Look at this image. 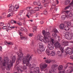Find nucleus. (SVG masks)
Masks as SVG:
<instances>
[{"label":"nucleus","instance_id":"864d4df0","mask_svg":"<svg viewBox=\"0 0 73 73\" xmlns=\"http://www.w3.org/2000/svg\"><path fill=\"white\" fill-rule=\"evenodd\" d=\"M4 25V23L3 22H1L0 23V26L1 27H2V26H3Z\"/></svg>","mask_w":73,"mask_h":73},{"label":"nucleus","instance_id":"4be33fe9","mask_svg":"<svg viewBox=\"0 0 73 73\" xmlns=\"http://www.w3.org/2000/svg\"><path fill=\"white\" fill-rule=\"evenodd\" d=\"M44 38L43 39V41L45 43H47L48 42V40H47V38L45 36H44Z\"/></svg>","mask_w":73,"mask_h":73},{"label":"nucleus","instance_id":"69168bd1","mask_svg":"<svg viewBox=\"0 0 73 73\" xmlns=\"http://www.w3.org/2000/svg\"><path fill=\"white\" fill-rule=\"evenodd\" d=\"M72 4H73V0H72V1L71 3L69 4V5H72Z\"/></svg>","mask_w":73,"mask_h":73},{"label":"nucleus","instance_id":"4d7b16f0","mask_svg":"<svg viewBox=\"0 0 73 73\" xmlns=\"http://www.w3.org/2000/svg\"><path fill=\"white\" fill-rule=\"evenodd\" d=\"M29 35L30 37H32L33 36V34H29Z\"/></svg>","mask_w":73,"mask_h":73},{"label":"nucleus","instance_id":"5fc2aeb1","mask_svg":"<svg viewBox=\"0 0 73 73\" xmlns=\"http://www.w3.org/2000/svg\"><path fill=\"white\" fill-rule=\"evenodd\" d=\"M15 8L17 9H19V6L17 5H15Z\"/></svg>","mask_w":73,"mask_h":73},{"label":"nucleus","instance_id":"3c124183","mask_svg":"<svg viewBox=\"0 0 73 73\" xmlns=\"http://www.w3.org/2000/svg\"><path fill=\"white\" fill-rule=\"evenodd\" d=\"M26 9L27 11H28L30 12V11H31V7H28L26 8Z\"/></svg>","mask_w":73,"mask_h":73},{"label":"nucleus","instance_id":"dca6fc26","mask_svg":"<svg viewBox=\"0 0 73 73\" xmlns=\"http://www.w3.org/2000/svg\"><path fill=\"white\" fill-rule=\"evenodd\" d=\"M44 61L47 64H50V63L52 62V61H51L50 59L48 60V59H46Z\"/></svg>","mask_w":73,"mask_h":73},{"label":"nucleus","instance_id":"c756f323","mask_svg":"<svg viewBox=\"0 0 73 73\" xmlns=\"http://www.w3.org/2000/svg\"><path fill=\"white\" fill-rule=\"evenodd\" d=\"M21 40H23V39H25V40H27L28 39V37L21 36Z\"/></svg>","mask_w":73,"mask_h":73},{"label":"nucleus","instance_id":"9b49d317","mask_svg":"<svg viewBox=\"0 0 73 73\" xmlns=\"http://www.w3.org/2000/svg\"><path fill=\"white\" fill-rule=\"evenodd\" d=\"M45 37H47V39H49L50 38V34L49 32H46V34L45 35Z\"/></svg>","mask_w":73,"mask_h":73},{"label":"nucleus","instance_id":"37998d69","mask_svg":"<svg viewBox=\"0 0 73 73\" xmlns=\"http://www.w3.org/2000/svg\"><path fill=\"white\" fill-rule=\"evenodd\" d=\"M5 44H6V45H7L8 46H9V43H8L7 41L5 42Z\"/></svg>","mask_w":73,"mask_h":73},{"label":"nucleus","instance_id":"412c9836","mask_svg":"<svg viewBox=\"0 0 73 73\" xmlns=\"http://www.w3.org/2000/svg\"><path fill=\"white\" fill-rule=\"evenodd\" d=\"M64 27H65V25L63 24H60V29H64Z\"/></svg>","mask_w":73,"mask_h":73},{"label":"nucleus","instance_id":"79ce46f5","mask_svg":"<svg viewBox=\"0 0 73 73\" xmlns=\"http://www.w3.org/2000/svg\"><path fill=\"white\" fill-rule=\"evenodd\" d=\"M36 5L39 7L40 6H41V3H40V2H37Z\"/></svg>","mask_w":73,"mask_h":73},{"label":"nucleus","instance_id":"4468645a","mask_svg":"<svg viewBox=\"0 0 73 73\" xmlns=\"http://www.w3.org/2000/svg\"><path fill=\"white\" fill-rule=\"evenodd\" d=\"M3 29H7L6 31H8L9 30V26H8V25H7V26H4L3 27Z\"/></svg>","mask_w":73,"mask_h":73},{"label":"nucleus","instance_id":"8fccbe9b","mask_svg":"<svg viewBox=\"0 0 73 73\" xmlns=\"http://www.w3.org/2000/svg\"><path fill=\"white\" fill-rule=\"evenodd\" d=\"M23 10H21L19 13V15H21L23 14Z\"/></svg>","mask_w":73,"mask_h":73},{"label":"nucleus","instance_id":"9d476101","mask_svg":"<svg viewBox=\"0 0 73 73\" xmlns=\"http://www.w3.org/2000/svg\"><path fill=\"white\" fill-rule=\"evenodd\" d=\"M48 48L50 50H53L54 49V45L51 43H49L48 44Z\"/></svg>","mask_w":73,"mask_h":73},{"label":"nucleus","instance_id":"c85d7f7f","mask_svg":"<svg viewBox=\"0 0 73 73\" xmlns=\"http://www.w3.org/2000/svg\"><path fill=\"white\" fill-rule=\"evenodd\" d=\"M30 15H31V13H30V12H28L26 16L29 19V18H30V17H29V16H30Z\"/></svg>","mask_w":73,"mask_h":73},{"label":"nucleus","instance_id":"13d9d810","mask_svg":"<svg viewBox=\"0 0 73 73\" xmlns=\"http://www.w3.org/2000/svg\"><path fill=\"white\" fill-rule=\"evenodd\" d=\"M17 23L18 25H19V26H20L22 25L21 23H20V22Z\"/></svg>","mask_w":73,"mask_h":73},{"label":"nucleus","instance_id":"de8ad7c7","mask_svg":"<svg viewBox=\"0 0 73 73\" xmlns=\"http://www.w3.org/2000/svg\"><path fill=\"white\" fill-rule=\"evenodd\" d=\"M54 39L53 38H52L51 39V42L53 44H54Z\"/></svg>","mask_w":73,"mask_h":73},{"label":"nucleus","instance_id":"a19ab883","mask_svg":"<svg viewBox=\"0 0 73 73\" xmlns=\"http://www.w3.org/2000/svg\"><path fill=\"white\" fill-rule=\"evenodd\" d=\"M37 27L36 26H35L34 27L33 29V32H34V31H36V30H37Z\"/></svg>","mask_w":73,"mask_h":73},{"label":"nucleus","instance_id":"f257e3e1","mask_svg":"<svg viewBox=\"0 0 73 73\" xmlns=\"http://www.w3.org/2000/svg\"><path fill=\"white\" fill-rule=\"evenodd\" d=\"M17 54L18 55V58L17 59L15 68L17 67V65L20 64V61H21L22 60L23 64H26L27 66H28L29 65V63H30L29 61H31L32 59V56H30V55L28 54L23 58L24 57L23 53L21 51H20L19 52H17Z\"/></svg>","mask_w":73,"mask_h":73},{"label":"nucleus","instance_id":"bb28decb","mask_svg":"<svg viewBox=\"0 0 73 73\" xmlns=\"http://www.w3.org/2000/svg\"><path fill=\"white\" fill-rule=\"evenodd\" d=\"M63 68V66L62 65H61L59 66V67L58 68V70H62V68Z\"/></svg>","mask_w":73,"mask_h":73},{"label":"nucleus","instance_id":"20e7f679","mask_svg":"<svg viewBox=\"0 0 73 73\" xmlns=\"http://www.w3.org/2000/svg\"><path fill=\"white\" fill-rule=\"evenodd\" d=\"M66 53L67 54H69V55H71L73 54V49L70 48H67L65 49Z\"/></svg>","mask_w":73,"mask_h":73},{"label":"nucleus","instance_id":"680f3d73","mask_svg":"<svg viewBox=\"0 0 73 73\" xmlns=\"http://www.w3.org/2000/svg\"><path fill=\"white\" fill-rule=\"evenodd\" d=\"M10 28L11 29H10V30H11V29H14L15 28V27H10Z\"/></svg>","mask_w":73,"mask_h":73},{"label":"nucleus","instance_id":"c03bdc74","mask_svg":"<svg viewBox=\"0 0 73 73\" xmlns=\"http://www.w3.org/2000/svg\"><path fill=\"white\" fill-rule=\"evenodd\" d=\"M23 71L24 70H25L26 69H27V67L26 66L24 65L23 67Z\"/></svg>","mask_w":73,"mask_h":73},{"label":"nucleus","instance_id":"f3484780","mask_svg":"<svg viewBox=\"0 0 73 73\" xmlns=\"http://www.w3.org/2000/svg\"><path fill=\"white\" fill-rule=\"evenodd\" d=\"M70 34L69 33H65L64 37L65 38H66V39L69 37V36L70 35Z\"/></svg>","mask_w":73,"mask_h":73},{"label":"nucleus","instance_id":"39448f33","mask_svg":"<svg viewBox=\"0 0 73 73\" xmlns=\"http://www.w3.org/2000/svg\"><path fill=\"white\" fill-rule=\"evenodd\" d=\"M15 60H16V57H15V56H13V57L12 60H10L9 62L10 68H11V67H12L13 66V62H15Z\"/></svg>","mask_w":73,"mask_h":73},{"label":"nucleus","instance_id":"473e14b6","mask_svg":"<svg viewBox=\"0 0 73 73\" xmlns=\"http://www.w3.org/2000/svg\"><path fill=\"white\" fill-rule=\"evenodd\" d=\"M52 36H53V37H54L55 40H56V37L57 36V35L56 34V33H54L53 34H52Z\"/></svg>","mask_w":73,"mask_h":73},{"label":"nucleus","instance_id":"ddd939ff","mask_svg":"<svg viewBox=\"0 0 73 73\" xmlns=\"http://www.w3.org/2000/svg\"><path fill=\"white\" fill-rule=\"evenodd\" d=\"M68 43L69 42L68 41L66 40L62 42V44H63V45H64V46H67V45H68Z\"/></svg>","mask_w":73,"mask_h":73},{"label":"nucleus","instance_id":"58836bf2","mask_svg":"<svg viewBox=\"0 0 73 73\" xmlns=\"http://www.w3.org/2000/svg\"><path fill=\"white\" fill-rule=\"evenodd\" d=\"M66 24H67V26H70L71 25V23H70V22H67L66 23Z\"/></svg>","mask_w":73,"mask_h":73},{"label":"nucleus","instance_id":"aec40b11","mask_svg":"<svg viewBox=\"0 0 73 73\" xmlns=\"http://www.w3.org/2000/svg\"><path fill=\"white\" fill-rule=\"evenodd\" d=\"M51 56H55V52L54 51H52L51 53L50 54Z\"/></svg>","mask_w":73,"mask_h":73},{"label":"nucleus","instance_id":"e2e57ef3","mask_svg":"<svg viewBox=\"0 0 73 73\" xmlns=\"http://www.w3.org/2000/svg\"><path fill=\"white\" fill-rule=\"evenodd\" d=\"M13 45V43H12L11 42H9V45Z\"/></svg>","mask_w":73,"mask_h":73},{"label":"nucleus","instance_id":"f8f14e48","mask_svg":"<svg viewBox=\"0 0 73 73\" xmlns=\"http://www.w3.org/2000/svg\"><path fill=\"white\" fill-rule=\"evenodd\" d=\"M15 9V7L13 6H12V4H10L9 10L10 12H13V11Z\"/></svg>","mask_w":73,"mask_h":73},{"label":"nucleus","instance_id":"6ab92c4d","mask_svg":"<svg viewBox=\"0 0 73 73\" xmlns=\"http://www.w3.org/2000/svg\"><path fill=\"white\" fill-rule=\"evenodd\" d=\"M37 37H39L38 39L40 41H42L44 39V37L42 36H38Z\"/></svg>","mask_w":73,"mask_h":73},{"label":"nucleus","instance_id":"423d86ee","mask_svg":"<svg viewBox=\"0 0 73 73\" xmlns=\"http://www.w3.org/2000/svg\"><path fill=\"white\" fill-rule=\"evenodd\" d=\"M58 66L56 64H55V65H53L52 66V68L51 70V71H49L48 73H52V72H53V73H55V71H54V69L55 68H57V67H58Z\"/></svg>","mask_w":73,"mask_h":73},{"label":"nucleus","instance_id":"f03ea898","mask_svg":"<svg viewBox=\"0 0 73 73\" xmlns=\"http://www.w3.org/2000/svg\"><path fill=\"white\" fill-rule=\"evenodd\" d=\"M1 60H2V58L1 57H0V62L3 63V66H5V64H7L6 69L7 70H9V63L8 58V57H5L4 61H2Z\"/></svg>","mask_w":73,"mask_h":73},{"label":"nucleus","instance_id":"1a4fd4ad","mask_svg":"<svg viewBox=\"0 0 73 73\" xmlns=\"http://www.w3.org/2000/svg\"><path fill=\"white\" fill-rule=\"evenodd\" d=\"M47 64H43V63H42L40 64V67L41 69H45L47 67Z\"/></svg>","mask_w":73,"mask_h":73},{"label":"nucleus","instance_id":"6e6d98bb","mask_svg":"<svg viewBox=\"0 0 73 73\" xmlns=\"http://www.w3.org/2000/svg\"><path fill=\"white\" fill-rule=\"evenodd\" d=\"M37 51L38 53H39V54L41 53V50H39L38 49L37 50Z\"/></svg>","mask_w":73,"mask_h":73},{"label":"nucleus","instance_id":"e433bc0d","mask_svg":"<svg viewBox=\"0 0 73 73\" xmlns=\"http://www.w3.org/2000/svg\"><path fill=\"white\" fill-rule=\"evenodd\" d=\"M39 46V48L44 47V44L42 43H40Z\"/></svg>","mask_w":73,"mask_h":73},{"label":"nucleus","instance_id":"49530a36","mask_svg":"<svg viewBox=\"0 0 73 73\" xmlns=\"http://www.w3.org/2000/svg\"><path fill=\"white\" fill-rule=\"evenodd\" d=\"M11 24H13V23L16 24V21L14 20H12L11 21Z\"/></svg>","mask_w":73,"mask_h":73},{"label":"nucleus","instance_id":"bf43d9fd","mask_svg":"<svg viewBox=\"0 0 73 73\" xmlns=\"http://www.w3.org/2000/svg\"><path fill=\"white\" fill-rule=\"evenodd\" d=\"M58 73H65V71H60Z\"/></svg>","mask_w":73,"mask_h":73},{"label":"nucleus","instance_id":"ea45409f","mask_svg":"<svg viewBox=\"0 0 73 73\" xmlns=\"http://www.w3.org/2000/svg\"><path fill=\"white\" fill-rule=\"evenodd\" d=\"M34 9L36 11H37L39 10V8L37 7H35L34 8Z\"/></svg>","mask_w":73,"mask_h":73},{"label":"nucleus","instance_id":"5701e85b","mask_svg":"<svg viewBox=\"0 0 73 73\" xmlns=\"http://www.w3.org/2000/svg\"><path fill=\"white\" fill-rule=\"evenodd\" d=\"M70 3V1L69 0H67L66 1L64 2V4L66 5L69 4Z\"/></svg>","mask_w":73,"mask_h":73},{"label":"nucleus","instance_id":"7c9ffc66","mask_svg":"<svg viewBox=\"0 0 73 73\" xmlns=\"http://www.w3.org/2000/svg\"><path fill=\"white\" fill-rule=\"evenodd\" d=\"M42 33L44 37H45V35H46V32H45V31L43 30L42 31Z\"/></svg>","mask_w":73,"mask_h":73},{"label":"nucleus","instance_id":"052dcab7","mask_svg":"<svg viewBox=\"0 0 73 73\" xmlns=\"http://www.w3.org/2000/svg\"><path fill=\"white\" fill-rule=\"evenodd\" d=\"M70 58L71 59V60H73V55L70 56Z\"/></svg>","mask_w":73,"mask_h":73},{"label":"nucleus","instance_id":"393cba45","mask_svg":"<svg viewBox=\"0 0 73 73\" xmlns=\"http://www.w3.org/2000/svg\"><path fill=\"white\" fill-rule=\"evenodd\" d=\"M73 14H72V13H70L69 15V19H72L73 17Z\"/></svg>","mask_w":73,"mask_h":73},{"label":"nucleus","instance_id":"a878e982","mask_svg":"<svg viewBox=\"0 0 73 73\" xmlns=\"http://www.w3.org/2000/svg\"><path fill=\"white\" fill-rule=\"evenodd\" d=\"M69 68L71 69L70 72H73V66L72 65H71L69 67Z\"/></svg>","mask_w":73,"mask_h":73},{"label":"nucleus","instance_id":"7ed1b4c3","mask_svg":"<svg viewBox=\"0 0 73 73\" xmlns=\"http://www.w3.org/2000/svg\"><path fill=\"white\" fill-rule=\"evenodd\" d=\"M54 46L56 49H60L62 53L64 52V48L62 47L61 43L59 42L58 41L55 42L54 44Z\"/></svg>","mask_w":73,"mask_h":73},{"label":"nucleus","instance_id":"b1692460","mask_svg":"<svg viewBox=\"0 0 73 73\" xmlns=\"http://www.w3.org/2000/svg\"><path fill=\"white\" fill-rule=\"evenodd\" d=\"M57 54L59 56H61L62 55V53L60 51H57Z\"/></svg>","mask_w":73,"mask_h":73},{"label":"nucleus","instance_id":"cd10ccee","mask_svg":"<svg viewBox=\"0 0 73 73\" xmlns=\"http://www.w3.org/2000/svg\"><path fill=\"white\" fill-rule=\"evenodd\" d=\"M40 50L41 51V52H44L45 50V48H44V47L39 48Z\"/></svg>","mask_w":73,"mask_h":73},{"label":"nucleus","instance_id":"a18cd8bd","mask_svg":"<svg viewBox=\"0 0 73 73\" xmlns=\"http://www.w3.org/2000/svg\"><path fill=\"white\" fill-rule=\"evenodd\" d=\"M70 7H71V5H69L67 7H66L65 8V10H66V9H68L69 8H70Z\"/></svg>","mask_w":73,"mask_h":73},{"label":"nucleus","instance_id":"4c0bfd02","mask_svg":"<svg viewBox=\"0 0 73 73\" xmlns=\"http://www.w3.org/2000/svg\"><path fill=\"white\" fill-rule=\"evenodd\" d=\"M29 12H30L31 13V14H33V13H35V11H34V10H31Z\"/></svg>","mask_w":73,"mask_h":73},{"label":"nucleus","instance_id":"0eeeda50","mask_svg":"<svg viewBox=\"0 0 73 73\" xmlns=\"http://www.w3.org/2000/svg\"><path fill=\"white\" fill-rule=\"evenodd\" d=\"M16 69L17 71L19 73H22L23 72V68L20 66V65H18L16 67Z\"/></svg>","mask_w":73,"mask_h":73},{"label":"nucleus","instance_id":"774afa93","mask_svg":"<svg viewBox=\"0 0 73 73\" xmlns=\"http://www.w3.org/2000/svg\"><path fill=\"white\" fill-rule=\"evenodd\" d=\"M30 16L31 17H34V16L33 15V14H31L30 15Z\"/></svg>","mask_w":73,"mask_h":73},{"label":"nucleus","instance_id":"6e6552de","mask_svg":"<svg viewBox=\"0 0 73 73\" xmlns=\"http://www.w3.org/2000/svg\"><path fill=\"white\" fill-rule=\"evenodd\" d=\"M56 4L54 5V4L53 3L52 4V5L51 6V8L50 9V10L51 11H54L55 9L56 11H57V10H58V8H56Z\"/></svg>","mask_w":73,"mask_h":73},{"label":"nucleus","instance_id":"338daca9","mask_svg":"<svg viewBox=\"0 0 73 73\" xmlns=\"http://www.w3.org/2000/svg\"><path fill=\"white\" fill-rule=\"evenodd\" d=\"M47 5V4H44V7H46Z\"/></svg>","mask_w":73,"mask_h":73},{"label":"nucleus","instance_id":"09e8293b","mask_svg":"<svg viewBox=\"0 0 73 73\" xmlns=\"http://www.w3.org/2000/svg\"><path fill=\"white\" fill-rule=\"evenodd\" d=\"M43 13L44 15H47V14H48V12H47V11L45 10L43 12Z\"/></svg>","mask_w":73,"mask_h":73},{"label":"nucleus","instance_id":"c9c22d12","mask_svg":"<svg viewBox=\"0 0 73 73\" xmlns=\"http://www.w3.org/2000/svg\"><path fill=\"white\" fill-rule=\"evenodd\" d=\"M61 17L62 20H65V18H66V16H65V15H62Z\"/></svg>","mask_w":73,"mask_h":73},{"label":"nucleus","instance_id":"2eb2a0df","mask_svg":"<svg viewBox=\"0 0 73 73\" xmlns=\"http://www.w3.org/2000/svg\"><path fill=\"white\" fill-rule=\"evenodd\" d=\"M73 37V34H70L68 37L67 38V40H70Z\"/></svg>","mask_w":73,"mask_h":73},{"label":"nucleus","instance_id":"603ef678","mask_svg":"<svg viewBox=\"0 0 73 73\" xmlns=\"http://www.w3.org/2000/svg\"><path fill=\"white\" fill-rule=\"evenodd\" d=\"M12 16H13V13H12V12L10 11L9 17Z\"/></svg>","mask_w":73,"mask_h":73},{"label":"nucleus","instance_id":"f704fd0d","mask_svg":"<svg viewBox=\"0 0 73 73\" xmlns=\"http://www.w3.org/2000/svg\"><path fill=\"white\" fill-rule=\"evenodd\" d=\"M53 32L54 33H58V32L57 30L56 29H54L53 30Z\"/></svg>","mask_w":73,"mask_h":73},{"label":"nucleus","instance_id":"72a5a7b5","mask_svg":"<svg viewBox=\"0 0 73 73\" xmlns=\"http://www.w3.org/2000/svg\"><path fill=\"white\" fill-rule=\"evenodd\" d=\"M46 54H48V55L49 54H50V52L49 51V50L48 49H47L46 51Z\"/></svg>","mask_w":73,"mask_h":73},{"label":"nucleus","instance_id":"2f4dec72","mask_svg":"<svg viewBox=\"0 0 73 73\" xmlns=\"http://www.w3.org/2000/svg\"><path fill=\"white\" fill-rule=\"evenodd\" d=\"M69 29H70L69 27L68 26H66L65 27V29L64 30L65 31H69Z\"/></svg>","mask_w":73,"mask_h":73},{"label":"nucleus","instance_id":"a211bd4d","mask_svg":"<svg viewBox=\"0 0 73 73\" xmlns=\"http://www.w3.org/2000/svg\"><path fill=\"white\" fill-rule=\"evenodd\" d=\"M20 30L21 31H24L25 32H27V29L25 28L21 27Z\"/></svg>","mask_w":73,"mask_h":73},{"label":"nucleus","instance_id":"0e129e2a","mask_svg":"<svg viewBox=\"0 0 73 73\" xmlns=\"http://www.w3.org/2000/svg\"><path fill=\"white\" fill-rule=\"evenodd\" d=\"M68 67V64H66V65L65 66H64V68L65 69H66L67 67Z\"/></svg>","mask_w":73,"mask_h":73}]
</instances>
